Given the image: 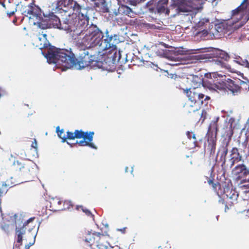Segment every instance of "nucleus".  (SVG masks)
Masks as SVG:
<instances>
[{"label": "nucleus", "instance_id": "obj_1", "mask_svg": "<svg viewBox=\"0 0 249 249\" xmlns=\"http://www.w3.org/2000/svg\"><path fill=\"white\" fill-rule=\"evenodd\" d=\"M42 35L44 40L43 43H40V49H42V53L49 63L61 65L66 69H70L77 65L79 69H83L99 62H102L104 65L108 63V66L113 65L115 63L114 55L116 52L113 54L110 53L109 56L105 54L107 52L103 53L110 47L109 45L105 44V42L101 43L98 49L78 48V52L76 53L78 57L77 59L71 50L59 49L51 45L47 40V35L43 34Z\"/></svg>", "mask_w": 249, "mask_h": 249}, {"label": "nucleus", "instance_id": "obj_2", "mask_svg": "<svg viewBox=\"0 0 249 249\" xmlns=\"http://www.w3.org/2000/svg\"><path fill=\"white\" fill-rule=\"evenodd\" d=\"M89 23L86 25L83 26V29L81 32L77 34L76 31H70L72 33V36L73 37L77 36L78 41L81 38V41L79 43L82 44V46L85 48H89L90 49L99 48L101 44L105 42V44L110 46L109 47L107 48L108 51V53L111 51H116V44L117 41L116 39H113L112 35H109V33L107 32L106 36H104L103 33L100 31L96 25H90L88 26ZM116 51H115L116 52Z\"/></svg>", "mask_w": 249, "mask_h": 249}, {"label": "nucleus", "instance_id": "obj_3", "mask_svg": "<svg viewBox=\"0 0 249 249\" xmlns=\"http://www.w3.org/2000/svg\"><path fill=\"white\" fill-rule=\"evenodd\" d=\"M57 7L65 13L70 12L63 20L67 24L64 28L68 32L76 31L78 34L89 23L88 17L81 12L82 7L76 0H60L57 2Z\"/></svg>", "mask_w": 249, "mask_h": 249}, {"label": "nucleus", "instance_id": "obj_4", "mask_svg": "<svg viewBox=\"0 0 249 249\" xmlns=\"http://www.w3.org/2000/svg\"><path fill=\"white\" fill-rule=\"evenodd\" d=\"M205 77L211 79L213 78L212 81L205 82L204 86L210 90L216 91L218 93H226L229 92L233 95H237L241 92L242 84H247L243 81H240V85L236 81L230 78H226L225 75L216 72H210L205 74Z\"/></svg>", "mask_w": 249, "mask_h": 249}, {"label": "nucleus", "instance_id": "obj_5", "mask_svg": "<svg viewBox=\"0 0 249 249\" xmlns=\"http://www.w3.org/2000/svg\"><path fill=\"white\" fill-rule=\"evenodd\" d=\"M22 14L29 18L30 19H35L36 21L34 22V24H37L39 27L43 25L42 21L43 17L42 15V11L40 8L35 4L34 2L31 3L24 6L22 8Z\"/></svg>", "mask_w": 249, "mask_h": 249}, {"label": "nucleus", "instance_id": "obj_6", "mask_svg": "<svg viewBox=\"0 0 249 249\" xmlns=\"http://www.w3.org/2000/svg\"><path fill=\"white\" fill-rule=\"evenodd\" d=\"M7 216L10 217L11 221L13 222L14 224L16 225L15 231L17 236V242L21 243V242L23 241V235L25 233V227L28 225L29 223L33 222L35 219V217H30L22 223L23 222L22 220H21V217L17 219L18 214L17 213L14 214L13 215H10V214H8Z\"/></svg>", "mask_w": 249, "mask_h": 249}, {"label": "nucleus", "instance_id": "obj_7", "mask_svg": "<svg viewBox=\"0 0 249 249\" xmlns=\"http://www.w3.org/2000/svg\"><path fill=\"white\" fill-rule=\"evenodd\" d=\"M43 15L44 17L42 21L43 25L40 27L42 29L47 28L48 26H52L53 27L64 29L68 31V30L64 28L67 24L63 21V19L65 18H63L62 21H60V19L53 13L49 14L48 16L45 15L44 14Z\"/></svg>", "mask_w": 249, "mask_h": 249}, {"label": "nucleus", "instance_id": "obj_8", "mask_svg": "<svg viewBox=\"0 0 249 249\" xmlns=\"http://www.w3.org/2000/svg\"><path fill=\"white\" fill-rule=\"evenodd\" d=\"M192 1L191 0H174L175 5L178 7L180 12H197L199 7L196 5H191Z\"/></svg>", "mask_w": 249, "mask_h": 249}, {"label": "nucleus", "instance_id": "obj_9", "mask_svg": "<svg viewBox=\"0 0 249 249\" xmlns=\"http://www.w3.org/2000/svg\"><path fill=\"white\" fill-rule=\"evenodd\" d=\"M184 92L186 94L189 100L192 103H196L197 102H200L202 105H203V99L204 98V95L200 93L198 88L193 87L188 89L184 90Z\"/></svg>", "mask_w": 249, "mask_h": 249}, {"label": "nucleus", "instance_id": "obj_10", "mask_svg": "<svg viewBox=\"0 0 249 249\" xmlns=\"http://www.w3.org/2000/svg\"><path fill=\"white\" fill-rule=\"evenodd\" d=\"M212 54L213 55V57L215 58L213 59V61L214 62L215 64L220 66L221 67H225V63L219 59L227 60L230 58L227 53L218 49L214 51Z\"/></svg>", "mask_w": 249, "mask_h": 249}, {"label": "nucleus", "instance_id": "obj_11", "mask_svg": "<svg viewBox=\"0 0 249 249\" xmlns=\"http://www.w3.org/2000/svg\"><path fill=\"white\" fill-rule=\"evenodd\" d=\"M217 135L206 134L205 137L208 143V147L210 148V154L213 155L214 154L216 149Z\"/></svg>", "mask_w": 249, "mask_h": 249}, {"label": "nucleus", "instance_id": "obj_12", "mask_svg": "<svg viewBox=\"0 0 249 249\" xmlns=\"http://www.w3.org/2000/svg\"><path fill=\"white\" fill-rule=\"evenodd\" d=\"M219 120V117L216 116L214 118V120L211 121L208 126L207 133L206 134L217 135L218 132L219 131L217 123Z\"/></svg>", "mask_w": 249, "mask_h": 249}, {"label": "nucleus", "instance_id": "obj_13", "mask_svg": "<svg viewBox=\"0 0 249 249\" xmlns=\"http://www.w3.org/2000/svg\"><path fill=\"white\" fill-rule=\"evenodd\" d=\"M168 2V0H160L158 1L156 6V10L158 13L169 14L170 10L167 7Z\"/></svg>", "mask_w": 249, "mask_h": 249}, {"label": "nucleus", "instance_id": "obj_14", "mask_svg": "<svg viewBox=\"0 0 249 249\" xmlns=\"http://www.w3.org/2000/svg\"><path fill=\"white\" fill-rule=\"evenodd\" d=\"M235 120L234 118L231 117L229 120L228 124L229 127H226V130L225 131L224 134L226 137L228 138L229 139H231L234 134V129L235 126H233V124L235 123Z\"/></svg>", "mask_w": 249, "mask_h": 249}, {"label": "nucleus", "instance_id": "obj_15", "mask_svg": "<svg viewBox=\"0 0 249 249\" xmlns=\"http://www.w3.org/2000/svg\"><path fill=\"white\" fill-rule=\"evenodd\" d=\"M228 143H227L225 145L224 144L219 149L218 152L217 153L215 160H217L218 155L219 152H221V154L220 157V160L222 161V163L221 166H223L224 164L226 163V156L228 153Z\"/></svg>", "mask_w": 249, "mask_h": 249}, {"label": "nucleus", "instance_id": "obj_16", "mask_svg": "<svg viewBox=\"0 0 249 249\" xmlns=\"http://www.w3.org/2000/svg\"><path fill=\"white\" fill-rule=\"evenodd\" d=\"M217 185L219 186V189L221 191V195H224V197H225V196L229 193L233 187L231 180L228 183L224 182L222 184L217 182Z\"/></svg>", "mask_w": 249, "mask_h": 249}, {"label": "nucleus", "instance_id": "obj_17", "mask_svg": "<svg viewBox=\"0 0 249 249\" xmlns=\"http://www.w3.org/2000/svg\"><path fill=\"white\" fill-rule=\"evenodd\" d=\"M236 180H240L241 183L249 182V168L247 167L243 171L239 176L236 177Z\"/></svg>", "mask_w": 249, "mask_h": 249}, {"label": "nucleus", "instance_id": "obj_18", "mask_svg": "<svg viewBox=\"0 0 249 249\" xmlns=\"http://www.w3.org/2000/svg\"><path fill=\"white\" fill-rule=\"evenodd\" d=\"M230 157L231 159L235 160V161L239 162L242 160V157L239 153V150L236 147H233L231 151Z\"/></svg>", "mask_w": 249, "mask_h": 249}, {"label": "nucleus", "instance_id": "obj_19", "mask_svg": "<svg viewBox=\"0 0 249 249\" xmlns=\"http://www.w3.org/2000/svg\"><path fill=\"white\" fill-rule=\"evenodd\" d=\"M212 80H211L210 81H212L213 82V79H211ZM209 81H203L202 80V78H201V77H199L198 76H197V75H193V77H192V82L194 84V86L193 87H195L196 88H198V87H200V85L202 84L203 86L205 87V86H204V83L205 82H208ZM206 88H207L206 87Z\"/></svg>", "mask_w": 249, "mask_h": 249}, {"label": "nucleus", "instance_id": "obj_20", "mask_svg": "<svg viewBox=\"0 0 249 249\" xmlns=\"http://www.w3.org/2000/svg\"><path fill=\"white\" fill-rule=\"evenodd\" d=\"M94 135V132L92 131L90 133L87 135L86 137V139L87 140V145L86 146H88L93 149H97V146H96L93 142V136Z\"/></svg>", "mask_w": 249, "mask_h": 249}, {"label": "nucleus", "instance_id": "obj_21", "mask_svg": "<svg viewBox=\"0 0 249 249\" xmlns=\"http://www.w3.org/2000/svg\"><path fill=\"white\" fill-rule=\"evenodd\" d=\"M247 166L243 163L237 165L232 170L234 175L236 177L239 176L240 174L244 171Z\"/></svg>", "mask_w": 249, "mask_h": 249}, {"label": "nucleus", "instance_id": "obj_22", "mask_svg": "<svg viewBox=\"0 0 249 249\" xmlns=\"http://www.w3.org/2000/svg\"><path fill=\"white\" fill-rule=\"evenodd\" d=\"M92 131H84L82 129H75L74 133L75 137V139H81L85 138L87 135H89Z\"/></svg>", "mask_w": 249, "mask_h": 249}, {"label": "nucleus", "instance_id": "obj_23", "mask_svg": "<svg viewBox=\"0 0 249 249\" xmlns=\"http://www.w3.org/2000/svg\"><path fill=\"white\" fill-rule=\"evenodd\" d=\"M225 197L227 198H229L232 200H236L238 197V194L236 191L235 189H233V187H232L229 193L225 196Z\"/></svg>", "mask_w": 249, "mask_h": 249}, {"label": "nucleus", "instance_id": "obj_24", "mask_svg": "<svg viewBox=\"0 0 249 249\" xmlns=\"http://www.w3.org/2000/svg\"><path fill=\"white\" fill-rule=\"evenodd\" d=\"M66 136L65 134H64L63 136L62 140H61V142L64 143L65 142H67V140H73L75 139V137L74 135V133L69 130H68L66 132Z\"/></svg>", "mask_w": 249, "mask_h": 249}, {"label": "nucleus", "instance_id": "obj_25", "mask_svg": "<svg viewBox=\"0 0 249 249\" xmlns=\"http://www.w3.org/2000/svg\"><path fill=\"white\" fill-rule=\"evenodd\" d=\"M248 0H243L242 3L237 8L232 11V15L234 16L238 14L239 12L244 11L246 8V6L244 7V4L246 3Z\"/></svg>", "mask_w": 249, "mask_h": 249}, {"label": "nucleus", "instance_id": "obj_26", "mask_svg": "<svg viewBox=\"0 0 249 249\" xmlns=\"http://www.w3.org/2000/svg\"><path fill=\"white\" fill-rule=\"evenodd\" d=\"M207 118H209L210 119V116L208 114L206 110H202V112L200 114V118L199 120L196 123V124L201 122V124H202L204 121Z\"/></svg>", "mask_w": 249, "mask_h": 249}, {"label": "nucleus", "instance_id": "obj_27", "mask_svg": "<svg viewBox=\"0 0 249 249\" xmlns=\"http://www.w3.org/2000/svg\"><path fill=\"white\" fill-rule=\"evenodd\" d=\"M80 208H81V210L83 211V212L85 213V214L87 216H90L91 217H92L93 220H94V215L91 213V211L89 210L86 208H84L82 205H77L76 206V209L77 210H79Z\"/></svg>", "mask_w": 249, "mask_h": 249}, {"label": "nucleus", "instance_id": "obj_28", "mask_svg": "<svg viewBox=\"0 0 249 249\" xmlns=\"http://www.w3.org/2000/svg\"><path fill=\"white\" fill-rule=\"evenodd\" d=\"M40 224H41V221H38V227L37 228L36 231L34 234H33V238H34L33 241L32 242H30L28 244L26 245L25 246V249H30V247H31L32 246H33L35 244V242H36V238Z\"/></svg>", "mask_w": 249, "mask_h": 249}, {"label": "nucleus", "instance_id": "obj_29", "mask_svg": "<svg viewBox=\"0 0 249 249\" xmlns=\"http://www.w3.org/2000/svg\"><path fill=\"white\" fill-rule=\"evenodd\" d=\"M121 9H123V13L124 14L130 17H131V14H132L133 12L132 9L129 7L127 6H123Z\"/></svg>", "mask_w": 249, "mask_h": 249}, {"label": "nucleus", "instance_id": "obj_30", "mask_svg": "<svg viewBox=\"0 0 249 249\" xmlns=\"http://www.w3.org/2000/svg\"><path fill=\"white\" fill-rule=\"evenodd\" d=\"M95 246L96 248H93V249H107L108 245L107 243L106 244H104L100 242H97Z\"/></svg>", "mask_w": 249, "mask_h": 249}, {"label": "nucleus", "instance_id": "obj_31", "mask_svg": "<svg viewBox=\"0 0 249 249\" xmlns=\"http://www.w3.org/2000/svg\"><path fill=\"white\" fill-rule=\"evenodd\" d=\"M238 186L241 190H243V192L245 190H249V184H244V183H241V181H240Z\"/></svg>", "mask_w": 249, "mask_h": 249}, {"label": "nucleus", "instance_id": "obj_32", "mask_svg": "<svg viewBox=\"0 0 249 249\" xmlns=\"http://www.w3.org/2000/svg\"><path fill=\"white\" fill-rule=\"evenodd\" d=\"M209 20L208 19L203 18L197 23V26L198 27H202L205 23L209 22Z\"/></svg>", "mask_w": 249, "mask_h": 249}, {"label": "nucleus", "instance_id": "obj_33", "mask_svg": "<svg viewBox=\"0 0 249 249\" xmlns=\"http://www.w3.org/2000/svg\"><path fill=\"white\" fill-rule=\"evenodd\" d=\"M9 225L7 224L4 223L1 225V229L7 233L9 232Z\"/></svg>", "mask_w": 249, "mask_h": 249}, {"label": "nucleus", "instance_id": "obj_34", "mask_svg": "<svg viewBox=\"0 0 249 249\" xmlns=\"http://www.w3.org/2000/svg\"><path fill=\"white\" fill-rule=\"evenodd\" d=\"M31 147L32 148H34L35 149V151H36V156L38 157V153H37V142L36 139H34V141L32 142L31 144Z\"/></svg>", "mask_w": 249, "mask_h": 249}, {"label": "nucleus", "instance_id": "obj_35", "mask_svg": "<svg viewBox=\"0 0 249 249\" xmlns=\"http://www.w3.org/2000/svg\"><path fill=\"white\" fill-rule=\"evenodd\" d=\"M91 1H93L96 5V6L99 7L100 4L103 3L105 2V0H89ZM118 1H121V0H117Z\"/></svg>", "mask_w": 249, "mask_h": 249}, {"label": "nucleus", "instance_id": "obj_36", "mask_svg": "<svg viewBox=\"0 0 249 249\" xmlns=\"http://www.w3.org/2000/svg\"><path fill=\"white\" fill-rule=\"evenodd\" d=\"M87 144V140L85 138H83L82 140L79 141V146H86Z\"/></svg>", "mask_w": 249, "mask_h": 249}, {"label": "nucleus", "instance_id": "obj_37", "mask_svg": "<svg viewBox=\"0 0 249 249\" xmlns=\"http://www.w3.org/2000/svg\"><path fill=\"white\" fill-rule=\"evenodd\" d=\"M57 133L58 137L62 140L63 136L64 134V129L63 128L61 129L60 131H59Z\"/></svg>", "mask_w": 249, "mask_h": 249}, {"label": "nucleus", "instance_id": "obj_38", "mask_svg": "<svg viewBox=\"0 0 249 249\" xmlns=\"http://www.w3.org/2000/svg\"><path fill=\"white\" fill-rule=\"evenodd\" d=\"M209 55V54H200L196 55V57L197 58V59H203L208 58L209 57H208V55Z\"/></svg>", "mask_w": 249, "mask_h": 249}, {"label": "nucleus", "instance_id": "obj_39", "mask_svg": "<svg viewBox=\"0 0 249 249\" xmlns=\"http://www.w3.org/2000/svg\"><path fill=\"white\" fill-rule=\"evenodd\" d=\"M64 204L67 206V207L66 208H64V209H69L70 206H72V203L71 201L66 200L64 201Z\"/></svg>", "mask_w": 249, "mask_h": 249}, {"label": "nucleus", "instance_id": "obj_40", "mask_svg": "<svg viewBox=\"0 0 249 249\" xmlns=\"http://www.w3.org/2000/svg\"><path fill=\"white\" fill-rule=\"evenodd\" d=\"M229 161L230 162V168H231L235 163L238 162L237 161H235V160L231 159V158H230L229 159Z\"/></svg>", "mask_w": 249, "mask_h": 249}, {"label": "nucleus", "instance_id": "obj_41", "mask_svg": "<svg viewBox=\"0 0 249 249\" xmlns=\"http://www.w3.org/2000/svg\"><path fill=\"white\" fill-rule=\"evenodd\" d=\"M208 183L210 185L212 184L213 187L214 188H216V186L218 185H217V183H215L213 182V179H210L209 180H208Z\"/></svg>", "mask_w": 249, "mask_h": 249}, {"label": "nucleus", "instance_id": "obj_42", "mask_svg": "<svg viewBox=\"0 0 249 249\" xmlns=\"http://www.w3.org/2000/svg\"><path fill=\"white\" fill-rule=\"evenodd\" d=\"M210 99V98L208 96H206L205 97V98L204 99V101H203V104L204 105V106H206L207 105V104H208V101Z\"/></svg>", "mask_w": 249, "mask_h": 249}, {"label": "nucleus", "instance_id": "obj_43", "mask_svg": "<svg viewBox=\"0 0 249 249\" xmlns=\"http://www.w3.org/2000/svg\"><path fill=\"white\" fill-rule=\"evenodd\" d=\"M17 243L14 245L13 249H20V246L22 245V242L21 243Z\"/></svg>", "mask_w": 249, "mask_h": 249}, {"label": "nucleus", "instance_id": "obj_44", "mask_svg": "<svg viewBox=\"0 0 249 249\" xmlns=\"http://www.w3.org/2000/svg\"><path fill=\"white\" fill-rule=\"evenodd\" d=\"M93 239H94L93 237H89V238H86L84 240L85 242L90 243L91 242H92Z\"/></svg>", "mask_w": 249, "mask_h": 249}, {"label": "nucleus", "instance_id": "obj_45", "mask_svg": "<svg viewBox=\"0 0 249 249\" xmlns=\"http://www.w3.org/2000/svg\"><path fill=\"white\" fill-rule=\"evenodd\" d=\"M191 138H193L194 140H196V135L193 133L192 136H191ZM196 142H197V141L196 140H195L194 142V143L195 146H197V145H196Z\"/></svg>", "mask_w": 249, "mask_h": 249}, {"label": "nucleus", "instance_id": "obj_46", "mask_svg": "<svg viewBox=\"0 0 249 249\" xmlns=\"http://www.w3.org/2000/svg\"><path fill=\"white\" fill-rule=\"evenodd\" d=\"M193 133L192 132H190L189 131H187L186 132V136L187 137V138L189 139H191V136H192L191 135V134Z\"/></svg>", "mask_w": 249, "mask_h": 249}, {"label": "nucleus", "instance_id": "obj_47", "mask_svg": "<svg viewBox=\"0 0 249 249\" xmlns=\"http://www.w3.org/2000/svg\"><path fill=\"white\" fill-rule=\"evenodd\" d=\"M17 163L18 165H21L22 163L19 162L18 160H14L12 165H15Z\"/></svg>", "mask_w": 249, "mask_h": 249}, {"label": "nucleus", "instance_id": "obj_48", "mask_svg": "<svg viewBox=\"0 0 249 249\" xmlns=\"http://www.w3.org/2000/svg\"><path fill=\"white\" fill-rule=\"evenodd\" d=\"M244 193L245 194L246 196L248 197V200H249V190L244 191Z\"/></svg>", "mask_w": 249, "mask_h": 249}, {"label": "nucleus", "instance_id": "obj_49", "mask_svg": "<svg viewBox=\"0 0 249 249\" xmlns=\"http://www.w3.org/2000/svg\"><path fill=\"white\" fill-rule=\"evenodd\" d=\"M16 10L15 11H11V12H8L7 11V15L9 16V17H10L11 16H13L14 14H15V12L16 11Z\"/></svg>", "mask_w": 249, "mask_h": 249}, {"label": "nucleus", "instance_id": "obj_50", "mask_svg": "<svg viewBox=\"0 0 249 249\" xmlns=\"http://www.w3.org/2000/svg\"><path fill=\"white\" fill-rule=\"evenodd\" d=\"M67 144H68L70 147L72 148L75 145V143H71L67 141V142H65Z\"/></svg>", "mask_w": 249, "mask_h": 249}, {"label": "nucleus", "instance_id": "obj_51", "mask_svg": "<svg viewBox=\"0 0 249 249\" xmlns=\"http://www.w3.org/2000/svg\"><path fill=\"white\" fill-rule=\"evenodd\" d=\"M5 94V91L0 88V97Z\"/></svg>", "mask_w": 249, "mask_h": 249}, {"label": "nucleus", "instance_id": "obj_52", "mask_svg": "<svg viewBox=\"0 0 249 249\" xmlns=\"http://www.w3.org/2000/svg\"><path fill=\"white\" fill-rule=\"evenodd\" d=\"M93 234L94 235H97L98 237H100V235H102L104 234H102L101 232H99L94 231V233H93Z\"/></svg>", "mask_w": 249, "mask_h": 249}, {"label": "nucleus", "instance_id": "obj_53", "mask_svg": "<svg viewBox=\"0 0 249 249\" xmlns=\"http://www.w3.org/2000/svg\"><path fill=\"white\" fill-rule=\"evenodd\" d=\"M126 228H123L122 229H118L117 231H121L122 233H124Z\"/></svg>", "mask_w": 249, "mask_h": 249}, {"label": "nucleus", "instance_id": "obj_54", "mask_svg": "<svg viewBox=\"0 0 249 249\" xmlns=\"http://www.w3.org/2000/svg\"><path fill=\"white\" fill-rule=\"evenodd\" d=\"M34 167H35L36 169V170L38 171L39 168L38 166L34 162H33V166H32V168L34 169Z\"/></svg>", "mask_w": 249, "mask_h": 249}, {"label": "nucleus", "instance_id": "obj_55", "mask_svg": "<svg viewBox=\"0 0 249 249\" xmlns=\"http://www.w3.org/2000/svg\"><path fill=\"white\" fill-rule=\"evenodd\" d=\"M61 129H60L59 126H57L56 127L55 132L56 133H57L59 131H60Z\"/></svg>", "mask_w": 249, "mask_h": 249}, {"label": "nucleus", "instance_id": "obj_56", "mask_svg": "<svg viewBox=\"0 0 249 249\" xmlns=\"http://www.w3.org/2000/svg\"><path fill=\"white\" fill-rule=\"evenodd\" d=\"M20 166L21 167L19 168V169L20 171H21L22 169L24 168L25 166L24 164H22Z\"/></svg>", "mask_w": 249, "mask_h": 249}, {"label": "nucleus", "instance_id": "obj_57", "mask_svg": "<svg viewBox=\"0 0 249 249\" xmlns=\"http://www.w3.org/2000/svg\"><path fill=\"white\" fill-rule=\"evenodd\" d=\"M219 202L223 204L224 203V199L221 198L219 200Z\"/></svg>", "mask_w": 249, "mask_h": 249}, {"label": "nucleus", "instance_id": "obj_58", "mask_svg": "<svg viewBox=\"0 0 249 249\" xmlns=\"http://www.w3.org/2000/svg\"><path fill=\"white\" fill-rule=\"evenodd\" d=\"M33 229H34V228H30V229H29V230H28V231H29V232H31L33 231Z\"/></svg>", "mask_w": 249, "mask_h": 249}, {"label": "nucleus", "instance_id": "obj_59", "mask_svg": "<svg viewBox=\"0 0 249 249\" xmlns=\"http://www.w3.org/2000/svg\"><path fill=\"white\" fill-rule=\"evenodd\" d=\"M128 167H127V166H126V167H125V173L128 172Z\"/></svg>", "mask_w": 249, "mask_h": 249}, {"label": "nucleus", "instance_id": "obj_60", "mask_svg": "<svg viewBox=\"0 0 249 249\" xmlns=\"http://www.w3.org/2000/svg\"><path fill=\"white\" fill-rule=\"evenodd\" d=\"M103 235H108L107 231H105Z\"/></svg>", "mask_w": 249, "mask_h": 249}, {"label": "nucleus", "instance_id": "obj_61", "mask_svg": "<svg viewBox=\"0 0 249 249\" xmlns=\"http://www.w3.org/2000/svg\"><path fill=\"white\" fill-rule=\"evenodd\" d=\"M74 143H75V145L77 144L79 145V141H76V142Z\"/></svg>", "mask_w": 249, "mask_h": 249}, {"label": "nucleus", "instance_id": "obj_62", "mask_svg": "<svg viewBox=\"0 0 249 249\" xmlns=\"http://www.w3.org/2000/svg\"><path fill=\"white\" fill-rule=\"evenodd\" d=\"M105 227L106 228H108V224L107 223H106L104 225Z\"/></svg>", "mask_w": 249, "mask_h": 249}, {"label": "nucleus", "instance_id": "obj_63", "mask_svg": "<svg viewBox=\"0 0 249 249\" xmlns=\"http://www.w3.org/2000/svg\"><path fill=\"white\" fill-rule=\"evenodd\" d=\"M161 44L162 45L164 46L166 48H167V47L166 46V44L164 43L161 42Z\"/></svg>", "mask_w": 249, "mask_h": 249}, {"label": "nucleus", "instance_id": "obj_64", "mask_svg": "<svg viewBox=\"0 0 249 249\" xmlns=\"http://www.w3.org/2000/svg\"><path fill=\"white\" fill-rule=\"evenodd\" d=\"M61 203H62V201L60 200L58 201V204H61Z\"/></svg>", "mask_w": 249, "mask_h": 249}]
</instances>
